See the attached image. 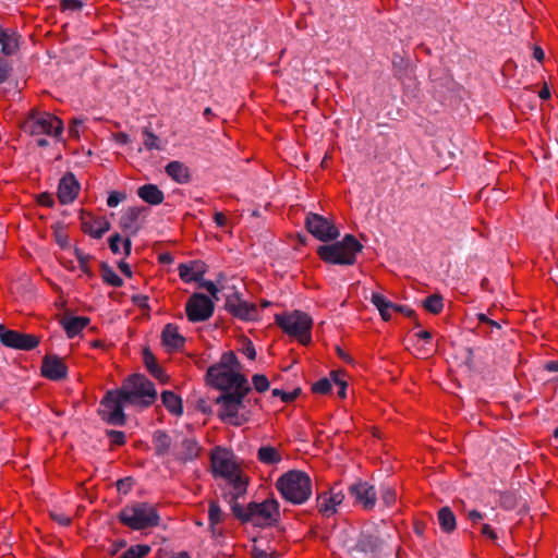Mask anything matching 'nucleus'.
Returning <instances> with one entry per match:
<instances>
[{
    "mask_svg": "<svg viewBox=\"0 0 558 558\" xmlns=\"http://www.w3.org/2000/svg\"><path fill=\"white\" fill-rule=\"evenodd\" d=\"M207 380L211 386L228 393L250 390L246 378L240 373L236 356L232 352L225 353L220 362L208 369Z\"/></svg>",
    "mask_w": 558,
    "mask_h": 558,
    "instance_id": "f257e3e1",
    "label": "nucleus"
},
{
    "mask_svg": "<svg viewBox=\"0 0 558 558\" xmlns=\"http://www.w3.org/2000/svg\"><path fill=\"white\" fill-rule=\"evenodd\" d=\"M211 468L216 475L223 477L232 486L234 497L245 493L247 481L231 451L216 448L211 453Z\"/></svg>",
    "mask_w": 558,
    "mask_h": 558,
    "instance_id": "f03ea898",
    "label": "nucleus"
},
{
    "mask_svg": "<svg viewBox=\"0 0 558 558\" xmlns=\"http://www.w3.org/2000/svg\"><path fill=\"white\" fill-rule=\"evenodd\" d=\"M21 129L32 135H48L58 141L63 133V122L54 114L41 111L36 108L31 109L20 124Z\"/></svg>",
    "mask_w": 558,
    "mask_h": 558,
    "instance_id": "7ed1b4c3",
    "label": "nucleus"
},
{
    "mask_svg": "<svg viewBox=\"0 0 558 558\" xmlns=\"http://www.w3.org/2000/svg\"><path fill=\"white\" fill-rule=\"evenodd\" d=\"M281 495L293 504H303L312 495L310 476L302 471H290L282 475L276 484Z\"/></svg>",
    "mask_w": 558,
    "mask_h": 558,
    "instance_id": "20e7f679",
    "label": "nucleus"
},
{
    "mask_svg": "<svg viewBox=\"0 0 558 558\" xmlns=\"http://www.w3.org/2000/svg\"><path fill=\"white\" fill-rule=\"evenodd\" d=\"M362 245L351 234H347L342 241L317 248L318 256L326 263L338 265H352Z\"/></svg>",
    "mask_w": 558,
    "mask_h": 558,
    "instance_id": "39448f33",
    "label": "nucleus"
},
{
    "mask_svg": "<svg viewBox=\"0 0 558 558\" xmlns=\"http://www.w3.org/2000/svg\"><path fill=\"white\" fill-rule=\"evenodd\" d=\"M125 402L148 407L155 402L157 392L154 385L143 375L135 374L124 380L121 388Z\"/></svg>",
    "mask_w": 558,
    "mask_h": 558,
    "instance_id": "423d86ee",
    "label": "nucleus"
},
{
    "mask_svg": "<svg viewBox=\"0 0 558 558\" xmlns=\"http://www.w3.org/2000/svg\"><path fill=\"white\" fill-rule=\"evenodd\" d=\"M119 519L128 527L144 530L157 525L159 518L154 506L146 502H134L120 511Z\"/></svg>",
    "mask_w": 558,
    "mask_h": 558,
    "instance_id": "0eeeda50",
    "label": "nucleus"
},
{
    "mask_svg": "<svg viewBox=\"0 0 558 558\" xmlns=\"http://www.w3.org/2000/svg\"><path fill=\"white\" fill-rule=\"evenodd\" d=\"M247 391L230 392L221 397L218 402L220 403L219 416L233 425H242L247 422L250 413L243 401Z\"/></svg>",
    "mask_w": 558,
    "mask_h": 558,
    "instance_id": "6e6552de",
    "label": "nucleus"
},
{
    "mask_svg": "<svg viewBox=\"0 0 558 558\" xmlns=\"http://www.w3.org/2000/svg\"><path fill=\"white\" fill-rule=\"evenodd\" d=\"M234 512L242 520L248 521L257 526L270 525L275 523L279 517L278 504L274 499H268L260 504H250L247 509L242 512H238L236 508H234Z\"/></svg>",
    "mask_w": 558,
    "mask_h": 558,
    "instance_id": "1a4fd4ad",
    "label": "nucleus"
},
{
    "mask_svg": "<svg viewBox=\"0 0 558 558\" xmlns=\"http://www.w3.org/2000/svg\"><path fill=\"white\" fill-rule=\"evenodd\" d=\"M276 322L288 335L296 337L303 344L310 342L313 320L307 314L299 311L283 315L278 314Z\"/></svg>",
    "mask_w": 558,
    "mask_h": 558,
    "instance_id": "9d476101",
    "label": "nucleus"
},
{
    "mask_svg": "<svg viewBox=\"0 0 558 558\" xmlns=\"http://www.w3.org/2000/svg\"><path fill=\"white\" fill-rule=\"evenodd\" d=\"M124 395L121 389L108 391L100 401L99 414L104 421L112 425H124L125 415L123 407L125 404Z\"/></svg>",
    "mask_w": 558,
    "mask_h": 558,
    "instance_id": "9b49d317",
    "label": "nucleus"
},
{
    "mask_svg": "<svg viewBox=\"0 0 558 558\" xmlns=\"http://www.w3.org/2000/svg\"><path fill=\"white\" fill-rule=\"evenodd\" d=\"M305 223L308 232L319 241H332L340 235L335 223L320 215L307 214Z\"/></svg>",
    "mask_w": 558,
    "mask_h": 558,
    "instance_id": "f8f14e48",
    "label": "nucleus"
},
{
    "mask_svg": "<svg viewBox=\"0 0 558 558\" xmlns=\"http://www.w3.org/2000/svg\"><path fill=\"white\" fill-rule=\"evenodd\" d=\"M0 340L7 347L25 351L35 349L40 342V338L36 335L9 330L2 325H0Z\"/></svg>",
    "mask_w": 558,
    "mask_h": 558,
    "instance_id": "ddd939ff",
    "label": "nucleus"
},
{
    "mask_svg": "<svg viewBox=\"0 0 558 558\" xmlns=\"http://www.w3.org/2000/svg\"><path fill=\"white\" fill-rule=\"evenodd\" d=\"M148 209L144 206H134L126 208L119 221V226L128 236L135 235L145 223Z\"/></svg>",
    "mask_w": 558,
    "mask_h": 558,
    "instance_id": "4468645a",
    "label": "nucleus"
},
{
    "mask_svg": "<svg viewBox=\"0 0 558 558\" xmlns=\"http://www.w3.org/2000/svg\"><path fill=\"white\" fill-rule=\"evenodd\" d=\"M185 310L191 322H204L213 315L214 301L204 294H194L187 301Z\"/></svg>",
    "mask_w": 558,
    "mask_h": 558,
    "instance_id": "2eb2a0df",
    "label": "nucleus"
},
{
    "mask_svg": "<svg viewBox=\"0 0 558 558\" xmlns=\"http://www.w3.org/2000/svg\"><path fill=\"white\" fill-rule=\"evenodd\" d=\"M226 308L233 316L244 319L252 320L257 317V310L255 305L248 304L240 298L238 291L231 290L226 294Z\"/></svg>",
    "mask_w": 558,
    "mask_h": 558,
    "instance_id": "dca6fc26",
    "label": "nucleus"
},
{
    "mask_svg": "<svg viewBox=\"0 0 558 558\" xmlns=\"http://www.w3.org/2000/svg\"><path fill=\"white\" fill-rule=\"evenodd\" d=\"M350 495L355 502L365 509H373L376 504L377 494L374 486L367 482H357L350 487Z\"/></svg>",
    "mask_w": 558,
    "mask_h": 558,
    "instance_id": "f3484780",
    "label": "nucleus"
},
{
    "mask_svg": "<svg viewBox=\"0 0 558 558\" xmlns=\"http://www.w3.org/2000/svg\"><path fill=\"white\" fill-rule=\"evenodd\" d=\"M82 230L95 239H100L110 229V222L105 217H94L82 213Z\"/></svg>",
    "mask_w": 558,
    "mask_h": 558,
    "instance_id": "a211bd4d",
    "label": "nucleus"
},
{
    "mask_svg": "<svg viewBox=\"0 0 558 558\" xmlns=\"http://www.w3.org/2000/svg\"><path fill=\"white\" fill-rule=\"evenodd\" d=\"M80 192V183L75 179L73 173H66L59 182L58 186V199L61 204L72 203Z\"/></svg>",
    "mask_w": 558,
    "mask_h": 558,
    "instance_id": "6ab92c4d",
    "label": "nucleus"
},
{
    "mask_svg": "<svg viewBox=\"0 0 558 558\" xmlns=\"http://www.w3.org/2000/svg\"><path fill=\"white\" fill-rule=\"evenodd\" d=\"M68 367L63 360L56 355H48L41 365L43 375L51 380H60L66 376Z\"/></svg>",
    "mask_w": 558,
    "mask_h": 558,
    "instance_id": "aec40b11",
    "label": "nucleus"
},
{
    "mask_svg": "<svg viewBox=\"0 0 558 558\" xmlns=\"http://www.w3.org/2000/svg\"><path fill=\"white\" fill-rule=\"evenodd\" d=\"M344 494L342 493V490L338 488H332L329 493H326L319 497V511L324 515L330 517L337 511V508L342 504Z\"/></svg>",
    "mask_w": 558,
    "mask_h": 558,
    "instance_id": "412c9836",
    "label": "nucleus"
},
{
    "mask_svg": "<svg viewBox=\"0 0 558 558\" xmlns=\"http://www.w3.org/2000/svg\"><path fill=\"white\" fill-rule=\"evenodd\" d=\"M204 272L205 266L202 262L198 260H192L179 266L180 278L187 283L198 281Z\"/></svg>",
    "mask_w": 558,
    "mask_h": 558,
    "instance_id": "4be33fe9",
    "label": "nucleus"
},
{
    "mask_svg": "<svg viewBox=\"0 0 558 558\" xmlns=\"http://www.w3.org/2000/svg\"><path fill=\"white\" fill-rule=\"evenodd\" d=\"M201 447L194 437H183L180 440L179 460L183 463L192 462L198 458Z\"/></svg>",
    "mask_w": 558,
    "mask_h": 558,
    "instance_id": "5701e85b",
    "label": "nucleus"
},
{
    "mask_svg": "<svg viewBox=\"0 0 558 558\" xmlns=\"http://www.w3.org/2000/svg\"><path fill=\"white\" fill-rule=\"evenodd\" d=\"M378 547L377 542L371 536H362L351 549L352 558H372Z\"/></svg>",
    "mask_w": 558,
    "mask_h": 558,
    "instance_id": "b1692460",
    "label": "nucleus"
},
{
    "mask_svg": "<svg viewBox=\"0 0 558 558\" xmlns=\"http://www.w3.org/2000/svg\"><path fill=\"white\" fill-rule=\"evenodd\" d=\"M88 324L89 318L84 316L64 317L61 320V325L69 338L77 336Z\"/></svg>",
    "mask_w": 558,
    "mask_h": 558,
    "instance_id": "393cba45",
    "label": "nucleus"
},
{
    "mask_svg": "<svg viewBox=\"0 0 558 558\" xmlns=\"http://www.w3.org/2000/svg\"><path fill=\"white\" fill-rule=\"evenodd\" d=\"M143 362H144L145 367L147 368V371L156 379H158L161 383H165V381L168 380L169 377L165 374V372L161 368V366L157 363V360H156L155 355L153 354V352L148 348H145L143 350Z\"/></svg>",
    "mask_w": 558,
    "mask_h": 558,
    "instance_id": "a878e982",
    "label": "nucleus"
},
{
    "mask_svg": "<svg viewBox=\"0 0 558 558\" xmlns=\"http://www.w3.org/2000/svg\"><path fill=\"white\" fill-rule=\"evenodd\" d=\"M137 195L150 205H158L163 201L162 192L155 184H145L138 187Z\"/></svg>",
    "mask_w": 558,
    "mask_h": 558,
    "instance_id": "bb28decb",
    "label": "nucleus"
},
{
    "mask_svg": "<svg viewBox=\"0 0 558 558\" xmlns=\"http://www.w3.org/2000/svg\"><path fill=\"white\" fill-rule=\"evenodd\" d=\"M257 458L265 464H277L282 460L280 451L272 446H263L257 451Z\"/></svg>",
    "mask_w": 558,
    "mask_h": 558,
    "instance_id": "cd10ccee",
    "label": "nucleus"
},
{
    "mask_svg": "<svg viewBox=\"0 0 558 558\" xmlns=\"http://www.w3.org/2000/svg\"><path fill=\"white\" fill-rule=\"evenodd\" d=\"M437 518L438 523L444 532L451 533L454 531L457 522L456 517L450 508L442 507L439 509Z\"/></svg>",
    "mask_w": 558,
    "mask_h": 558,
    "instance_id": "c85d7f7f",
    "label": "nucleus"
},
{
    "mask_svg": "<svg viewBox=\"0 0 558 558\" xmlns=\"http://www.w3.org/2000/svg\"><path fill=\"white\" fill-rule=\"evenodd\" d=\"M109 247L113 254H123L124 256L130 255L132 242L129 239H122L119 234H114L109 239Z\"/></svg>",
    "mask_w": 558,
    "mask_h": 558,
    "instance_id": "c756f323",
    "label": "nucleus"
},
{
    "mask_svg": "<svg viewBox=\"0 0 558 558\" xmlns=\"http://www.w3.org/2000/svg\"><path fill=\"white\" fill-rule=\"evenodd\" d=\"M0 44L1 51L7 56L13 54L19 48L16 37L3 28H0Z\"/></svg>",
    "mask_w": 558,
    "mask_h": 558,
    "instance_id": "7c9ffc66",
    "label": "nucleus"
},
{
    "mask_svg": "<svg viewBox=\"0 0 558 558\" xmlns=\"http://www.w3.org/2000/svg\"><path fill=\"white\" fill-rule=\"evenodd\" d=\"M172 439L169 435L161 430L154 434V447L159 456H165L170 451Z\"/></svg>",
    "mask_w": 558,
    "mask_h": 558,
    "instance_id": "2f4dec72",
    "label": "nucleus"
},
{
    "mask_svg": "<svg viewBox=\"0 0 558 558\" xmlns=\"http://www.w3.org/2000/svg\"><path fill=\"white\" fill-rule=\"evenodd\" d=\"M161 344L169 354L174 351V327L171 324L166 325L162 331Z\"/></svg>",
    "mask_w": 558,
    "mask_h": 558,
    "instance_id": "473e14b6",
    "label": "nucleus"
},
{
    "mask_svg": "<svg viewBox=\"0 0 558 558\" xmlns=\"http://www.w3.org/2000/svg\"><path fill=\"white\" fill-rule=\"evenodd\" d=\"M371 301L375 305V307L379 311L380 316H385L386 308H393V303H391L389 300H387L380 293H373L371 296Z\"/></svg>",
    "mask_w": 558,
    "mask_h": 558,
    "instance_id": "72a5a7b5",
    "label": "nucleus"
},
{
    "mask_svg": "<svg viewBox=\"0 0 558 558\" xmlns=\"http://www.w3.org/2000/svg\"><path fill=\"white\" fill-rule=\"evenodd\" d=\"M148 545H135L130 547L121 558H143L149 553Z\"/></svg>",
    "mask_w": 558,
    "mask_h": 558,
    "instance_id": "f704fd0d",
    "label": "nucleus"
},
{
    "mask_svg": "<svg viewBox=\"0 0 558 558\" xmlns=\"http://www.w3.org/2000/svg\"><path fill=\"white\" fill-rule=\"evenodd\" d=\"M253 558H277L279 554L270 548V547H263L259 544H255L252 550Z\"/></svg>",
    "mask_w": 558,
    "mask_h": 558,
    "instance_id": "c9c22d12",
    "label": "nucleus"
},
{
    "mask_svg": "<svg viewBox=\"0 0 558 558\" xmlns=\"http://www.w3.org/2000/svg\"><path fill=\"white\" fill-rule=\"evenodd\" d=\"M423 304L424 307L433 314H437L442 310V299L437 294L427 298Z\"/></svg>",
    "mask_w": 558,
    "mask_h": 558,
    "instance_id": "e433bc0d",
    "label": "nucleus"
},
{
    "mask_svg": "<svg viewBox=\"0 0 558 558\" xmlns=\"http://www.w3.org/2000/svg\"><path fill=\"white\" fill-rule=\"evenodd\" d=\"M101 277L106 283L112 287H121L123 283L122 279L111 268L108 267L102 269Z\"/></svg>",
    "mask_w": 558,
    "mask_h": 558,
    "instance_id": "4c0bfd02",
    "label": "nucleus"
},
{
    "mask_svg": "<svg viewBox=\"0 0 558 558\" xmlns=\"http://www.w3.org/2000/svg\"><path fill=\"white\" fill-rule=\"evenodd\" d=\"M208 514H209L210 524L213 526L222 521L223 513H222L220 507L215 502H211L209 505Z\"/></svg>",
    "mask_w": 558,
    "mask_h": 558,
    "instance_id": "58836bf2",
    "label": "nucleus"
},
{
    "mask_svg": "<svg viewBox=\"0 0 558 558\" xmlns=\"http://www.w3.org/2000/svg\"><path fill=\"white\" fill-rule=\"evenodd\" d=\"M143 136H144V140H143V143H144V146L147 148V149H158L159 148V140L156 135H154L153 133H150L148 130H145L143 132Z\"/></svg>",
    "mask_w": 558,
    "mask_h": 558,
    "instance_id": "ea45409f",
    "label": "nucleus"
},
{
    "mask_svg": "<svg viewBox=\"0 0 558 558\" xmlns=\"http://www.w3.org/2000/svg\"><path fill=\"white\" fill-rule=\"evenodd\" d=\"M191 179L190 169L177 162V183H187Z\"/></svg>",
    "mask_w": 558,
    "mask_h": 558,
    "instance_id": "a19ab883",
    "label": "nucleus"
},
{
    "mask_svg": "<svg viewBox=\"0 0 558 558\" xmlns=\"http://www.w3.org/2000/svg\"><path fill=\"white\" fill-rule=\"evenodd\" d=\"M253 385L258 392H264L268 389L269 381L264 375L257 374L253 376Z\"/></svg>",
    "mask_w": 558,
    "mask_h": 558,
    "instance_id": "79ce46f5",
    "label": "nucleus"
},
{
    "mask_svg": "<svg viewBox=\"0 0 558 558\" xmlns=\"http://www.w3.org/2000/svg\"><path fill=\"white\" fill-rule=\"evenodd\" d=\"M110 444L114 446H122L125 442V434L120 430H109L107 433Z\"/></svg>",
    "mask_w": 558,
    "mask_h": 558,
    "instance_id": "37998d69",
    "label": "nucleus"
},
{
    "mask_svg": "<svg viewBox=\"0 0 558 558\" xmlns=\"http://www.w3.org/2000/svg\"><path fill=\"white\" fill-rule=\"evenodd\" d=\"M126 198V194L122 192H111L107 198V205L109 207H116L120 202Z\"/></svg>",
    "mask_w": 558,
    "mask_h": 558,
    "instance_id": "c03bdc74",
    "label": "nucleus"
},
{
    "mask_svg": "<svg viewBox=\"0 0 558 558\" xmlns=\"http://www.w3.org/2000/svg\"><path fill=\"white\" fill-rule=\"evenodd\" d=\"M381 499L387 506L393 505L397 499L396 492L390 487H384L381 490Z\"/></svg>",
    "mask_w": 558,
    "mask_h": 558,
    "instance_id": "a18cd8bd",
    "label": "nucleus"
},
{
    "mask_svg": "<svg viewBox=\"0 0 558 558\" xmlns=\"http://www.w3.org/2000/svg\"><path fill=\"white\" fill-rule=\"evenodd\" d=\"M331 383L329 379L324 378L314 384L313 390L317 393H326L330 390Z\"/></svg>",
    "mask_w": 558,
    "mask_h": 558,
    "instance_id": "49530a36",
    "label": "nucleus"
},
{
    "mask_svg": "<svg viewBox=\"0 0 558 558\" xmlns=\"http://www.w3.org/2000/svg\"><path fill=\"white\" fill-rule=\"evenodd\" d=\"M162 402L166 405V408L171 412L174 413V393L171 391H165L161 395Z\"/></svg>",
    "mask_w": 558,
    "mask_h": 558,
    "instance_id": "de8ad7c7",
    "label": "nucleus"
},
{
    "mask_svg": "<svg viewBox=\"0 0 558 558\" xmlns=\"http://www.w3.org/2000/svg\"><path fill=\"white\" fill-rule=\"evenodd\" d=\"M82 2L80 0H61L60 7L62 10H71L77 11L82 8Z\"/></svg>",
    "mask_w": 558,
    "mask_h": 558,
    "instance_id": "09e8293b",
    "label": "nucleus"
},
{
    "mask_svg": "<svg viewBox=\"0 0 558 558\" xmlns=\"http://www.w3.org/2000/svg\"><path fill=\"white\" fill-rule=\"evenodd\" d=\"M50 517H51V519L53 521H56L57 523H59L62 526H66V525H69L71 523V518L69 515L63 514V513L51 512Z\"/></svg>",
    "mask_w": 558,
    "mask_h": 558,
    "instance_id": "8fccbe9b",
    "label": "nucleus"
},
{
    "mask_svg": "<svg viewBox=\"0 0 558 558\" xmlns=\"http://www.w3.org/2000/svg\"><path fill=\"white\" fill-rule=\"evenodd\" d=\"M11 72V68L8 62L0 60V84L7 81Z\"/></svg>",
    "mask_w": 558,
    "mask_h": 558,
    "instance_id": "3c124183",
    "label": "nucleus"
},
{
    "mask_svg": "<svg viewBox=\"0 0 558 558\" xmlns=\"http://www.w3.org/2000/svg\"><path fill=\"white\" fill-rule=\"evenodd\" d=\"M133 303L141 310H148V299L145 295H134L132 299Z\"/></svg>",
    "mask_w": 558,
    "mask_h": 558,
    "instance_id": "603ef678",
    "label": "nucleus"
},
{
    "mask_svg": "<svg viewBox=\"0 0 558 558\" xmlns=\"http://www.w3.org/2000/svg\"><path fill=\"white\" fill-rule=\"evenodd\" d=\"M272 395L279 396L283 401L289 402L292 401L299 395V390H294L292 393H286L280 391L279 389H274Z\"/></svg>",
    "mask_w": 558,
    "mask_h": 558,
    "instance_id": "864d4df0",
    "label": "nucleus"
},
{
    "mask_svg": "<svg viewBox=\"0 0 558 558\" xmlns=\"http://www.w3.org/2000/svg\"><path fill=\"white\" fill-rule=\"evenodd\" d=\"M117 487H118V490L123 493V494H128V492L131 489L132 487V480L130 477L128 478H124V480H120L118 481L117 483Z\"/></svg>",
    "mask_w": 558,
    "mask_h": 558,
    "instance_id": "5fc2aeb1",
    "label": "nucleus"
},
{
    "mask_svg": "<svg viewBox=\"0 0 558 558\" xmlns=\"http://www.w3.org/2000/svg\"><path fill=\"white\" fill-rule=\"evenodd\" d=\"M81 124H82V121H80V120L74 119L71 121L70 126H69L70 136L78 138V136H80L78 125H81Z\"/></svg>",
    "mask_w": 558,
    "mask_h": 558,
    "instance_id": "6e6d98bb",
    "label": "nucleus"
},
{
    "mask_svg": "<svg viewBox=\"0 0 558 558\" xmlns=\"http://www.w3.org/2000/svg\"><path fill=\"white\" fill-rule=\"evenodd\" d=\"M38 202L39 204L44 205V206H47V207H52L53 204H54V201L52 198V195L48 194V193H43L38 196Z\"/></svg>",
    "mask_w": 558,
    "mask_h": 558,
    "instance_id": "4d7b16f0",
    "label": "nucleus"
},
{
    "mask_svg": "<svg viewBox=\"0 0 558 558\" xmlns=\"http://www.w3.org/2000/svg\"><path fill=\"white\" fill-rule=\"evenodd\" d=\"M204 287L211 294L214 300H219L218 293L220 289L214 282H206L204 283Z\"/></svg>",
    "mask_w": 558,
    "mask_h": 558,
    "instance_id": "13d9d810",
    "label": "nucleus"
},
{
    "mask_svg": "<svg viewBox=\"0 0 558 558\" xmlns=\"http://www.w3.org/2000/svg\"><path fill=\"white\" fill-rule=\"evenodd\" d=\"M112 136H113V140L118 144H121V145H125L130 142L129 135L126 133H122V132L113 133Z\"/></svg>",
    "mask_w": 558,
    "mask_h": 558,
    "instance_id": "bf43d9fd",
    "label": "nucleus"
},
{
    "mask_svg": "<svg viewBox=\"0 0 558 558\" xmlns=\"http://www.w3.org/2000/svg\"><path fill=\"white\" fill-rule=\"evenodd\" d=\"M481 532L483 535L487 536L490 539L495 541L497 538V534L494 532V530L488 524H483Z\"/></svg>",
    "mask_w": 558,
    "mask_h": 558,
    "instance_id": "052dcab7",
    "label": "nucleus"
},
{
    "mask_svg": "<svg viewBox=\"0 0 558 558\" xmlns=\"http://www.w3.org/2000/svg\"><path fill=\"white\" fill-rule=\"evenodd\" d=\"M393 311L395 312H400L407 316H412L413 315V311L409 307H405V306H402V305H397V304H393Z\"/></svg>",
    "mask_w": 558,
    "mask_h": 558,
    "instance_id": "680f3d73",
    "label": "nucleus"
},
{
    "mask_svg": "<svg viewBox=\"0 0 558 558\" xmlns=\"http://www.w3.org/2000/svg\"><path fill=\"white\" fill-rule=\"evenodd\" d=\"M214 218H215V222L217 223V226H219V227L226 226L227 218L223 214L216 213Z\"/></svg>",
    "mask_w": 558,
    "mask_h": 558,
    "instance_id": "e2e57ef3",
    "label": "nucleus"
},
{
    "mask_svg": "<svg viewBox=\"0 0 558 558\" xmlns=\"http://www.w3.org/2000/svg\"><path fill=\"white\" fill-rule=\"evenodd\" d=\"M469 519L472 521V522H478L480 520L483 519V514L476 510H472L469 512Z\"/></svg>",
    "mask_w": 558,
    "mask_h": 558,
    "instance_id": "0e129e2a",
    "label": "nucleus"
},
{
    "mask_svg": "<svg viewBox=\"0 0 558 558\" xmlns=\"http://www.w3.org/2000/svg\"><path fill=\"white\" fill-rule=\"evenodd\" d=\"M243 352L251 360H253L255 357V355H256L255 349L252 347V344H247L244 348Z\"/></svg>",
    "mask_w": 558,
    "mask_h": 558,
    "instance_id": "69168bd1",
    "label": "nucleus"
},
{
    "mask_svg": "<svg viewBox=\"0 0 558 558\" xmlns=\"http://www.w3.org/2000/svg\"><path fill=\"white\" fill-rule=\"evenodd\" d=\"M533 56L537 61H543L545 58V53L539 47H534Z\"/></svg>",
    "mask_w": 558,
    "mask_h": 558,
    "instance_id": "338daca9",
    "label": "nucleus"
},
{
    "mask_svg": "<svg viewBox=\"0 0 558 558\" xmlns=\"http://www.w3.org/2000/svg\"><path fill=\"white\" fill-rule=\"evenodd\" d=\"M545 368L549 372H558V361L546 363Z\"/></svg>",
    "mask_w": 558,
    "mask_h": 558,
    "instance_id": "774afa93",
    "label": "nucleus"
}]
</instances>
